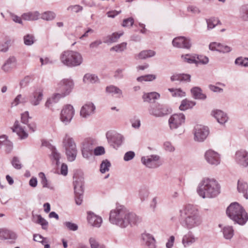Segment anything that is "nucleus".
Listing matches in <instances>:
<instances>
[{"instance_id":"f257e3e1","label":"nucleus","mask_w":248,"mask_h":248,"mask_svg":"<svg viewBox=\"0 0 248 248\" xmlns=\"http://www.w3.org/2000/svg\"><path fill=\"white\" fill-rule=\"evenodd\" d=\"M181 225L187 230H191L200 226L202 218L198 207L192 204L184 205L179 210Z\"/></svg>"},{"instance_id":"f03ea898","label":"nucleus","mask_w":248,"mask_h":248,"mask_svg":"<svg viewBox=\"0 0 248 248\" xmlns=\"http://www.w3.org/2000/svg\"><path fill=\"white\" fill-rule=\"evenodd\" d=\"M140 220V218L135 214L130 212L123 206L111 210L109 214L110 222L121 228H125L129 224H135Z\"/></svg>"},{"instance_id":"7ed1b4c3","label":"nucleus","mask_w":248,"mask_h":248,"mask_svg":"<svg viewBox=\"0 0 248 248\" xmlns=\"http://www.w3.org/2000/svg\"><path fill=\"white\" fill-rule=\"evenodd\" d=\"M196 192L203 199H213L220 193L221 186L216 179L205 177L199 183Z\"/></svg>"},{"instance_id":"20e7f679","label":"nucleus","mask_w":248,"mask_h":248,"mask_svg":"<svg viewBox=\"0 0 248 248\" xmlns=\"http://www.w3.org/2000/svg\"><path fill=\"white\" fill-rule=\"evenodd\" d=\"M31 119L29 116L28 111H25L21 115V123L18 121H16L13 131L16 132L20 139H24L28 137V133L27 130V127L29 130L33 132L36 130V124L34 122L29 123V120Z\"/></svg>"},{"instance_id":"39448f33","label":"nucleus","mask_w":248,"mask_h":248,"mask_svg":"<svg viewBox=\"0 0 248 248\" xmlns=\"http://www.w3.org/2000/svg\"><path fill=\"white\" fill-rule=\"evenodd\" d=\"M59 60L63 65L70 68L80 66L83 62L82 54L72 50L63 51L60 54Z\"/></svg>"},{"instance_id":"423d86ee","label":"nucleus","mask_w":248,"mask_h":248,"mask_svg":"<svg viewBox=\"0 0 248 248\" xmlns=\"http://www.w3.org/2000/svg\"><path fill=\"white\" fill-rule=\"evenodd\" d=\"M226 213L231 219L239 225H243L248 220V213L237 202L232 203L227 208Z\"/></svg>"},{"instance_id":"0eeeda50","label":"nucleus","mask_w":248,"mask_h":248,"mask_svg":"<svg viewBox=\"0 0 248 248\" xmlns=\"http://www.w3.org/2000/svg\"><path fill=\"white\" fill-rule=\"evenodd\" d=\"M74 87V82L71 78H64L58 84L56 93L62 99L69 95Z\"/></svg>"},{"instance_id":"6e6552de","label":"nucleus","mask_w":248,"mask_h":248,"mask_svg":"<svg viewBox=\"0 0 248 248\" xmlns=\"http://www.w3.org/2000/svg\"><path fill=\"white\" fill-rule=\"evenodd\" d=\"M75 114L74 107L70 104L64 105L62 108L59 115V119L64 125H69Z\"/></svg>"},{"instance_id":"1a4fd4ad","label":"nucleus","mask_w":248,"mask_h":248,"mask_svg":"<svg viewBox=\"0 0 248 248\" xmlns=\"http://www.w3.org/2000/svg\"><path fill=\"white\" fill-rule=\"evenodd\" d=\"M96 140L93 138L85 139L82 143L81 152L84 158L89 160L93 155L94 147L96 145Z\"/></svg>"},{"instance_id":"9d476101","label":"nucleus","mask_w":248,"mask_h":248,"mask_svg":"<svg viewBox=\"0 0 248 248\" xmlns=\"http://www.w3.org/2000/svg\"><path fill=\"white\" fill-rule=\"evenodd\" d=\"M204 158L208 164L214 167L219 165L221 160L220 154L212 149H208L205 151Z\"/></svg>"},{"instance_id":"9b49d317","label":"nucleus","mask_w":248,"mask_h":248,"mask_svg":"<svg viewBox=\"0 0 248 248\" xmlns=\"http://www.w3.org/2000/svg\"><path fill=\"white\" fill-rule=\"evenodd\" d=\"M171 112V108L162 104H155L151 106L149 108L150 114L156 117H163Z\"/></svg>"},{"instance_id":"f8f14e48","label":"nucleus","mask_w":248,"mask_h":248,"mask_svg":"<svg viewBox=\"0 0 248 248\" xmlns=\"http://www.w3.org/2000/svg\"><path fill=\"white\" fill-rule=\"evenodd\" d=\"M141 161L146 167L155 169L162 165L160 156L157 155H151L141 157Z\"/></svg>"},{"instance_id":"ddd939ff","label":"nucleus","mask_w":248,"mask_h":248,"mask_svg":"<svg viewBox=\"0 0 248 248\" xmlns=\"http://www.w3.org/2000/svg\"><path fill=\"white\" fill-rule=\"evenodd\" d=\"M209 133L207 127L202 125H197L193 130L194 140L195 141L201 142L205 140Z\"/></svg>"},{"instance_id":"4468645a","label":"nucleus","mask_w":248,"mask_h":248,"mask_svg":"<svg viewBox=\"0 0 248 248\" xmlns=\"http://www.w3.org/2000/svg\"><path fill=\"white\" fill-rule=\"evenodd\" d=\"M185 116L183 113L172 115L169 119V125L170 129H175L185 123Z\"/></svg>"},{"instance_id":"2eb2a0df","label":"nucleus","mask_w":248,"mask_h":248,"mask_svg":"<svg viewBox=\"0 0 248 248\" xmlns=\"http://www.w3.org/2000/svg\"><path fill=\"white\" fill-rule=\"evenodd\" d=\"M172 44L173 46L177 48H182L189 49L192 46L191 39L184 36L177 37L172 40Z\"/></svg>"},{"instance_id":"dca6fc26","label":"nucleus","mask_w":248,"mask_h":248,"mask_svg":"<svg viewBox=\"0 0 248 248\" xmlns=\"http://www.w3.org/2000/svg\"><path fill=\"white\" fill-rule=\"evenodd\" d=\"M234 159L236 162L241 166H248V152L241 149L236 152Z\"/></svg>"},{"instance_id":"f3484780","label":"nucleus","mask_w":248,"mask_h":248,"mask_svg":"<svg viewBox=\"0 0 248 248\" xmlns=\"http://www.w3.org/2000/svg\"><path fill=\"white\" fill-rule=\"evenodd\" d=\"M211 115L221 125H224L229 120L227 113L220 109H216L212 110Z\"/></svg>"},{"instance_id":"a211bd4d","label":"nucleus","mask_w":248,"mask_h":248,"mask_svg":"<svg viewBox=\"0 0 248 248\" xmlns=\"http://www.w3.org/2000/svg\"><path fill=\"white\" fill-rule=\"evenodd\" d=\"M87 214L88 224L93 227H100L103 222L102 218L92 211H88Z\"/></svg>"},{"instance_id":"6ab92c4d","label":"nucleus","mask_w":248,"mask_h":248,"mask_svg":"<svg viewBox=\"0 0 248 248\" xmlns=\"http://www.w3.org/2000/svg\"><path fill=\"white\" fill-rule=\"evenodd\" d=\"M106 137L109 141L114 144L115 148L121 146L124 140V137L122 135L111 131L107 132Z\"/></svg>"},{"instance_id":"aec40b11","label":"nucleus","mask_w":248,"mask_h":248,"mask_svg":"<svg viewBox=\"0 0 248 248\" xmlns=\"http://www.w3.org/2000/svg\"><path fill=\"white\" fill-rule=\"evenodd\" d=\"M95 105L92 102H87L81 108L80 116L83 118H88L95 112Z\"/></svg>"},{"instance_id":"412c9836","label":"nucleus","mask_w":248,"mask_h":248,"mask_svg":"<svg viewBox=\"0 0 248 248\" xmlns=\"http://www.w3.org/2000/svg\"><path fill=\"white\" fill-rule=\"evenodd\" d=\"M43 89L41 88L36 89L30 97V103L33 106L39 105L43 100Z\"/></svg>"},{"instance_id":"4be33fe9","label":"nucleus","mask_w":248,"mask_h":248,"mask_svg":"<svg viewBox=\"0 0 248 248\" xmlns=\"http://www.w3.org/2000/svg\"><path fill=\"white\" fill-rule=\"evenodd\" d=\"M198 240V238L194 235L191 231H188L184 235L182 240V243L185 248H187Z\"/></svg>"},{"instance_id":"5701e85b","label":"nucleus","mask_w":248,"mask_h":248,"mask_svg":"<svg viewBox=\"0 0 248 248\" xmlns=\"http://www.w3.org/2000/svg\"><path fill=\"white\" fill-rule=\"evenodd\" d=\"M17 64V61L16 57L11 56L8 58L2 65L1 70L5 72L9 73L12 70L16 67Z\"/></svg>"},{"instance_id":"b1692460","label":"nucleus","mask_w":248,"mask_h":248,"mask_svg":"<svg viewBox=\"0 0 248 248\" xmlns=\"http://www.w3.org/2000/svg\"><path fill=\"white\" fill-rule=\"evenodd\" d=\"M61 99L56 93H54L51 96L46 99L44 106L46 108L52 110L54 105L57 103Z\"/></svg>"},{"instance_id":"393cba45","label":"nucleus","mask_w":248,"mask_h":248,"mask_svg":"<svg viewBox=\"0 0 248 248\" xmlns=\"http://www.w3.org/2000/svg\"><path fill=\"white\" fill-rule=\"evenodd\" d=\"M41 14L37 11H29L22 15V18L27 21H35L40 17Z\"/></svg>"},{"instance_id":"a878e982","label":"nucleus","mask_w":248,"mask_h":248,"mask_svg":"<svg viewBox=\"0 0 248 248\" xmlns=\"http://www.w3.org/2000/svg\"><path fill=\"white\" fill-rule=\"evenodd\" d=\"M107 94L112 96H115L116 97L121 98L122 96L123 92L118 87L114 85H109L106 87L105 89Z\"/></svg>"},{"instance_id":"bb28decb","label":"nucleus","mask_w":248,"mask_h":248,"mask_svg":"<svg viewBox=\"0 0 248 248\" xmlns=\"http://www.w3.org/2000/svg\"><path fill=\"white\" fill-rule=\"evenodd\" d=\"M237 190L240 193L244 194V197L248 199V194L247 193L248 189V185L247 183L243 179H239L237 182Z\"/></svg>"},{"instance_id":"cd10ccee","label":"nucleus","mask_w":248,"mask_h":248,"mask_svg":"<svg viewBox=\"0 0 248 248\" xmlns=\"http://www.w3.org/2000/svg\"><path fill=\"white\" fill-rule=\"evenodd\" d=\"M141 237L148 248H155V240L152 235L149 233H143Z\"/></svg>"},{"instance_id":"c85d7f7f","label":"nucleus","mask_w":248,"mask_h":248,"mask_svg":"<svg viewBox=\"0 0 248 248\" xmlns=\"http://www.w3.org/2000/svg\"><path fill=\"white\" fill-rule=\"evenodd\" d=\"M62 144L65 150L76 148V145L73 139L68 134L64 136L62 140Z\"/></svg>"},{"instance_id":"c756f323","label":"nucleus","mask_w":248,"mask_h":248,"mask_svg":"<svg viewBox=\"0 0 248 248\" xmlns=\"http://www.w3.org/2000/svg\"><path fill=\"white\" fill-rule=\"evenodd\" d=\"M99 79L97 75L91 73H87L83 78V82L85 84H95L98 83Z\"/></svg>"},{"instance_id":"7c9ffc66","label":"nucleus","mask_w":248,"mask_h":248,"mask_svg":"<svg viewBox=\"0 0 248 248\" xmlns=\"http://www.w3.org/2000/svg\"><path fill=\"white\" fill-rule=\"evenodd\" d=\"M223 237L226 240H230L234 235V230L231 226L226 225L224 226L221 229Z\"/></svg>"},{"instance_id":"2f4dec72","label":"nucleus","mask_w":248,"mask_h":248,"mask_svg":"<svg viewBox=\"0 0 248 248\" xmlns=\"http://www.w3.org/2000/svg\"><path fill=\"white\" fill-rule=\"evenodd\" d=\"M124 32L120 31L119 32H114L111 35H108L104 38V43L106 44H110L117 41L120 37L123 35Z\"/></svg>"},{"instance_id":"473e14b6","label":"nucleus","mask_w":248,"mask_h":248,"mask_svg":"<svg viewBox=\"0 0 248 248\" xmlns=\"http://www.w3.org/2000/svg\"><path fill=\"white\" fill-rule=\"evenodd\" d=\"M75 194H82L83 192V182L81 179L76 178L74 181Z\"/></svg>"},{"instance_id":"72a5a7b5","label":"nucleus","mask_w":248,"mask_h":248,"mask_svg":"<svg viewBox=\"0 0 248 248\" xmlns=\"http://www.w3.org/2000/svg\"><path fill=\"white\" fill-rule=\"evenodd\" d=\"M191 93L195 99L204 100L206 98L205 94L202 92V90L200 88L195 87L191 89Z\"/></svg>"},{"instance_id":"f704fd0d","label":"nucleus","mask_w":248,"mask_h":248,"mask_svg":"<svg viewBox=\"0 0 248 248\" xmlns=\"http://www.w3.org/2000/svg\"><path fill=\"white\" fill-rule=\"evenodd\" d=\"M41 179V183L44 188H47L50 190H54V187L51 183L46 179L45 174L43 172H40L38 174Z\"/></svg>"},{"instance_id":"c9c22d12","label":"nucleus","mask_w":248,"mask_h":248,"mask_svg":"<svg viewBox=\"0 0 248 248\" xmlns=\"http://www.w3.org/2000/svg\"><path fill=\"white\" fill-rule=\"evenodd\" d=\"M33 221L36 223L39 224L42 226L44 230H46L48 227V222L40 215L33 216Z\"/></svg>"},{"instance_id":"e433bc0d","label":"nucleus","mask_w":248,"mask_h":248,"mask_svg":"<svg viewBox=\"0 0 248 248\" xmlns=\"http://www.w3.org/2000/svg\"><path fill=\"white\" fill-rule=\"evenodd\" d=\"M28 102L27 97L21 94H18L11 103L12 107L17 106L19 104H25Z\"/></svg>"},{"instance_id":"4c0bfd02","label":"nucleus","mask_w":248,"mask_h":248,"mask_svg":"<svg viewBox=\"0 0 248 248\" xmlns=\"http://www.w3.org/2000/svg\"><path fill=\"white\" fill-rule=\"evenodd\" d=\"M56 16V15L54 12L47 11L41 13L40 18L45 21H49L54 19Z\"/></svg>"},{"instance_id":"58836bf2","label":"nucleus","mask_w":248,"mask_h":248,"mask_svg":"<svg viewBox=\"0 0 248 248\" xmlns=\"http://www.w3.org/2000/svg\"><path fill=\"white\" fill-rule=\"evenodd\" d=\"M160 94L156 92H151L149 93H144L142 98L145 102H150L152 100L157 99L159 98Z\"/></svg>"},{"instance_id":"ea45409f","label":"nucleus","mask_w":248,"mask_h":248,"mask_svg":"<svg viewBox=\"0 0 248 248\" xmlns=\"http://www.w3.org/2000/svg\"><path fill=\"white\" fill-rule=\"evenodd\" d=\"M155 55V52L152 50H146L141 51L138 55L137 59H145L152 57Z\"/></svg>"},{"instance_id":"a19ab883","label":"nucleus","mask_w":248,"mask_h":248,"mask_svg":"<svg viewBox=\"0 0 248 248\" xmlns=\"http://www.w3.org/2000/svg\"><path fill=\"white\" fill-rule=\"evenodd\" d=\"M195 105L196 103L195 102L186 99L182 101L179 108L181 110H186L192 108Z\"/></svg>"},{"instance_id":"79ce46f5","label":"nucleus","mask_w":248,"mask_h":248,"mask_svg":"<svg viewBox=\"0 0 248 248\" xmlns=\"http://www.w3.org/2000/svg\"><path fill=\"white\" fill-rule=\"evenodd\" d=\"M3 240H9L10 242H13L16 239L17 236L15 232L3 229Z\"/></svg>"},{"instance_id":"37998d69","label":"nucleus","mask_w":248,"mask_h":248,"mask_svg":"<svg viewBox=\"0 0 248 248\" xmlns=\"http://www.w3.org/2000/svg\"><path fill=\"white\" fill-rule=\"evenodd\" d=\"M149 194L148 189L145 187L140 188L139 191V197L142 202L148 199Z\"/></svg>"},{"instance_id":"c03bdc74","label":"nucleus","mask_w":248,"mask_h":248,"mask_svg":"<svg viewBox=\"0 0 248 248\" xmlns=\"http://www.w3.org/2000/svg\"><path fill=\"white\" fill-rule=\"evenodd\" d=\"M111 167V163L108 159L103 160L100 165V171L102 173H105L109 171Z\"/></svg>"},{"instance_id":"a18cd8bd","label":"nucleus","mask_w":248,"mask_h":248,"mask_svg":"<svg viewBox=\"0 0 248 248\" xmlns=\"http://www.w3.org/2000/svg\"><path fill=\"white\" fill-rule=\"evenodd\" d=\"M168 90L171 93V95L174 97H183L186 96V93L180 88H169Z\"/></svg>"},{"instance_id":"49530a36","label":"nucleus","mask_w":248,"mask_h":248,"mask_svg":"<svg viewBox=\"0 0 248 248\" xmlns=\"http://www.w3.org/2000/svg\"><path fill=\"white\" fill-rule=\"evenodd\" d=\"M65 153L68 160L70 161H73L77 156V148L65 150Z\"/></svg>"},{"instance_id":"de8ad7c7","label":"nucleus","mask_w":248,"mask_h":248,"mask_svg":"<svg viewBox=\"0 0 248 248\" xmlns=\"http://www.w3.org/2000/svg\"><path fill=\"white\" fill-rule=\"evenodd\" d=\"M207 25V29L208 30L213 29L219 23V20L217 18H211L206 20Z\"/></svg>"},{"instance_id":"09e8293b","label":"nucleus","mask_w":248,"mask_h":248,"mask_svg":"<svg viewBox=\"0 0 248 248\" xmlns=\"http://www.w3.org/2000/svg\"><path fill=\"white\" fill-rule=\"evenodd\" d=\"M182 60L188 63H197L198 61L195 58L190 54L182 55L181 56Z\"/></svg>"},{"instance_id":"8fccbe9b","label":"nucleus","mask_w":248,"mask_h":248,"mask_svg":"<svg viewBox=\"0 0 248 248\" xmlns=\"http://www.w3.org/2000/svg\"><path fill=\"white\" fill-rule=\"evenodd\" d=\"M51 153L50 157L52 159L56 161V164L58 165L60 158V154L58 152L57 149L53 146H52L50 148Z\"/></svg>"},{"instance_id":"3c124183","label":"nucleus","mask_w":248,"mask_h":248,"mask_svg":"<svg viewBox=\"0 0 248 248\" xmlns=\"http://www.w3.org/2000/svg\"><path fill=\"white\" fill-rule=\"evenodd\" d=\"M24 43L26 46H31L35 42V38L33 34H27L24 36Z\"/></svg>"},{"instance_id":"603ef678","label":"nucleus","mask_w":248,"mask_h":248,"mask_svg":"<svg viewBox=\"0 0 248 248\" xmlns=\"http://www.w3.org/2000/svg\"><path fill=\"white\" fill-rule=\"evenodd\" d=\"M126 43L123 42L110 48V51H114L117 52H121L124 51L126 48Z\"/></svg>"},{"instance_id":"864d4df0","label":"nucleus","mask_w":248,"mask_h":248,"mask_svg":"<svg viewBox=\"0 0 248 248\" xmlns=\"http://www.w3.org/2000/svg\"><path fill=\"white\" fill-rule=\"evenodd\" d=\"M163 147L164 150L170 153L174 152L175 151V148L170 141H166L164 142Z\"/></svg>"},{"instance_id":"5fc2aeb1","label":"nucleus","mask_w":248,"mask_h":248,"mask_svg":"<svg viewBox=\"0 0 248 248\" xmlns=\"http://www.w3.org/2000/svg\"><path fill=\"white\" fill-rule=\"evenodd\" d=\"M236 65L248 67V58H238L235 61Z\"/></svg>"},{"instance_id":"6e6d98bb","label":"nucleus","mask_w":248,"mask_h":248,"mask_svg":"<svg viewBox=\"0 0 248 248\" xmlns=\"http://www.w3.org/2000/svg\"><path fill=\"white\" fill-rule=\"evenodd\" d=\"M240 14L244 19L248 20V4H245L241 6Z\"/></svg>"},{"instance_id":"4d7b16f0","label":"nucleus","mask_w":248,"mask_h":248,"mask_svg":"<svg viewBox=\"0 0 248 248\" xmlns=\"http://www.w3.org/2000/svg\"><path fill=\"white\" fill-rule=\"evenodd\" d=\"M67 10L72 13H77L82 11L83 7L79 5H71L67 7Z\"/></svg>"},{"instance_id":"13d9d810","label":"nucleus","mask_w":248,"mask_h":248,"mask_svg":"<svg viewBox=\"0 0 248 248\" xmlns=\"http://www.w3.org/2000/svg\"><path fill=\"white\" fill-rule=\"evenodd\" d=\"M132 126L135 129H139L140 126V120L137 116H134L130 120Z\"/></svg>"},{"instance_id":"bf43d9fd","label":"nucleus","mask_w":248,"mask_h":248,"mask_svg":"<svg viewBox=\"0 0 248 248\" xmlns=\"http://www.w3.org/2000/svg\"><path fill=\"white\" fill-rule=\"evenodd\" d=\"M13 166L16 169L19 170L22 168V164L17 157H14L12 161Z\"/></svg>"},{"instance_id":"052dcab7","label":"nucleus","mask_w":248,"mask_h":248,"mask_svg":"<svg viewBox=\"0 0 248 248\" xmlns=\"http://www.w3.org/2000/svg\"><path fill=\"white\" fill-rule=\"evenodd\" d=\"M93 152L95 155L98 156L105 154V150L103 146H98L93 150Z\"/></svg>"},{"instance_id":"680f3d73","label":"nucleus","mask_w":248,"mask_h":248,"mask_svg":"<svg viewBox=\"0 0 248 248\" xmlns=\"http://www.w3.org/2000/svg\"><path fill=\"white\" fill-rule=\"evenodd\" d=\"M33 240L35 241L41 243L42 244L47 243L46 238L43 237L41 235L39 234H34L33 235Z\"/></svg>"},{"instance_id":"e2e57ef3","label":"nucleus","mask_w":248,"mask_h":248,"mask_svg":"<svg viewBox=\"0 0 248 248\" xmlns=\"http://www.w3.org/2000/svg\"><path fill=\"white\" fill-rule=\"evenodd\" d=\"M64 225L69 230L75 231L78 230V226L77 224L72 223L71 222L67 221L64 223Z\"/></svg>"},{"instance_id":"0e129e2a","label":"nucleus","mask_w":248,"mask_h":248,"mask_svg":"<svg viewBox=\"0 0 248 248\" xmlns=\"http://www.w3.org/2000/svg\"><path fill=\"white\" fill-rule=\"evenodd\" d=\"M158 202V197H154L152 200L151 201L149 204V207L150 209L153 211H155L157 206Z\"/></svg>"},{"instance_id":"69168bd1","label":"nucleus","mask_w":248,"mask_h":248,"mask_svg":"<svg viewBox=\"0 0 248 248\" xmlns=\"http://www.w3.org/2000/svg\"><path fill=\"white\" fill-rule=\"evenodd\" d=\"M133 23L134 19L132 17H129L123 20L122 26L124 27H130L133 25Z\"/></svg>"},{"instance_id":"338daca9","label":"nucleus","mask_w":248,"mask_h":248,"mask_svg":"<svg viewBox=\"0 0 248 248\" xmlns=\"http://www.w3.org/2000/svg\"><path fill=\"white\" fill-rule=\"evenodd\" d=\"M187 11L194 14H197L200 13V10L198 7L192 5L187 6Z\"/></svg>"},{"instance_id":"774afa93","label":"nucleus","mask_w":248,"mask_h":248,"mask_svg":"<svg viewBox=\"0 0 248 248\" xmlns=\"http://www.w3.org/2000/svg\"><path fill=\"white\" fill-rule=\"evenodd\" d=\"M135 153L133 151L126 152L124 156V159L125 161H128L132 160L135 156Z\"/></svg>"}]
</instances>
